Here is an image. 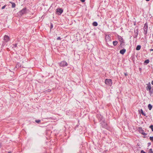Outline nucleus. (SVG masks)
<instances>
[{"mask_svg": "<svg viewBox=\"0 0 153 153\" xmlns=\"http://www.w3.org/2000/svg\"><path fill=\"white\" fill-rule=\"evenodd\" d=\"M147 1H149L150 0H146Z\"/></svg>", "mask_w": 153, "mask_h": 153, "instance_id": "nucleus-38", "label": "nucleus"}, {"mask_svg": "<svg viewBox=\"0 0 153 153\" xmlns=\"http://www.w3.org/2000/svg\"><path fill=\"white\" fill-rule=\"evenodd\" d=\"M10 3L12 4V7L13 8L15 7L16 4L15 3L12 2H10Z\"/></svg>", "mask_w": 153, "mask_h": 153, "instance_id": "nucleus-17", "label": "nucleus"}, {"mask_svg": "<svg viewBox=\"0 0 153 153\" xmlns=\"http://www.w3.org/2000/svg\"><path fill=\"white\" fill-rule=\"evenodd\" d=\"M149 153H153V151H152V149H150L149 150Z\"/></svg>", "mask_w": 153, "mask_h": 153, "instance_id": "nucleus-23", "label": "nucleus"}, {"mask_svg": "<svg viewBox=\"0 0 153 153\" xmlns=\"http://www.w3.org/2000/svg\"><path fill=\"white\" fill-rule=\"evenodd\" d=\"M138 31H137V32H136L135 34V37H137V35L138 34Z\"/></svg>", "mask_w": 153, "mask_h": 153, "instance_id": "nucleus-27", "label": "nucleus"}, {"mask_svg": "<svg viewBox=\"0 0 153 153\" xmlns=\"http://www.w3.org/2000/svg\"><path fill=\"white\" fill-rule=\"evenodd\" d=\"M152 36H153V34H152Z\"/></svg>", "mask_w": 153, "mask_h": 153, "instance_id": "nucleus-41", "label": "nucleus"}, {"mask_svg": "<svg viewBox=\"0 0 153 153\" xmlns=\"http://www.w3.org/2000/svg\"><path fill=\"white\" fill-rule=\"evenodd\" d=\"M125 75L126 76L128 75V74H127L126 73H125Z\"/></svg>", "mask_w": 153, "mask_h": 153, "instance_id": "nucleus-35", "label": "nucleus"}, {"mask_svg": "<svg viewBox=\"0 0 153 153\" xmlns=\"http://www.w3.org/2000/svg\"><path fill=\"white\" fill-rule=\"evenodd\" d=\"M51 90L50 89H48L47 90H46L45 92H48L51 91Z\"/></svg>", "mask_w": 153, "mask_h": 153, "instance_id": "nucleus-25", "label": "nucleus"}, {"mask_svg": "<svg viewBox=\"0 0 153 153\" xmlns=\"http://www.w3.org/2000/svg\"><path fill=\"white\" fill-rule=\"evenodd\" d=\"M151 89V84L150 82L149 83V84L148 85L147 87H146V89L148 90H150Z\"/></svg>", "mask_w": 153, "mask_h": 153, "instance_id": "nucleus-10", "label": "nucleus"}, {"mask_svg": "<svg viewBox=\"0 0 153 153\" xmlns=\"http://www.w3.org/2000/svg\"><path fill=\"white\" fill-rule=\"evenodd\" d=\"M143 29L145 32V34H146L147 33L148 29V25L147 23H145L144 24Z\"/></svg>", "mask_w": 153, "mask_h": 153, "instance_id": "nucleus-6", "label": "nucleus"}, {"mask_svg": "<svg viewBox=\"0 0 153 153\" xmlns=\"http://www.w3.org/2000/svg\"><path fill=\"white\" fill-rule=\"evenodd\" d=\"M105 39L107 42L111 41V38L108 35H106L105 36Z\"/></svg>", "mask_w": 153, "mask_h": 153, "instance_id": "nucleus-9", "label": "nucleus"}, {"mask_svg": "<svg viewBox=\"0 0 153 153\" xmlns=\"http://www.w3.org/2000/svg\"><path fill=\"white\" fill-rule=\"evenodd\" d=\"M150 128L151 129L152 131H153V126L151 125L150 126Z\"/></svg>", "mask_w": 153, "mask_h": 153, "instance_id": "nucleus-26", "label": "nucleus"}, {"mask_svg": "<svg viewBox=\"0 0 153 153\" xmlns=\"http://www.w3.org/2000/svg\"><path fill=\"white\" fill-rule=\"evenodd\" d=\"M10 38L9 37L5 35L4 36V40L6 42H7L9 41Z\"/></svg>", "mask_w": 153, "mask_h": 153, "instance_id": "nucleus-8", "label": "nucleus"}, {"mask_svg": "<svg viewBox=\"0 0 153 153\" xmlns=\"http://www.w3.org/2000/svg\"><path fill=\"white\" fill-rule=\"evenodd\" d=\"M80 1L82 2H84L85 1V0H80Z\"/></svg>", "mask_w": 153, "mask_h": 153, "instance_id": "nucleus-33", "label": "nucleus"}, {"mask_svg": "<svg viewBox=\"0 0 153 153\" xmlns=\"http://www.w3.org/2000/svg\"><path fill=\"white\" fill-rule=\"evenodd\" d=\"M139 131L140 133L141 134H146L143 132V131L142 130L141 128H139Z\"/></svg>", "mask_w": 153, "mask_h": 153, "instance_id": "nucleus-12", "label": "nucleus"}, {"mask_svg": "<svg viewBox=\"0 0 153 153\" xmlns=\"http://www.w3.org/2000/svg\"><path fill=\"white\" fill-rule=\"evenodd\" d=\"M13 47H17V44H15V45L13 44Z\"/></svg>", "mask_w": 153, "mask_h": 153, "instance_id": "nucleus-28", "label": "nucleus"}, {"mask_svg": "<svg viewBox=\"0 0 153 153\" xmlns=\"http://www.w3.org/2000/svg\"><path fill=\"white\" fill-rule=\"evenodd\" d=\"M118 42L117 41H114L113 42V44L114 46H116Z\"/></svg>", "mask_w": 153, "mask_h": 153, "instance_id": "nucleus-16", "label": "nucleus"}, {"mask_svg": "<svg viewBox=\"0 0 153 153\" xmlns=\"http://www.w3.org/2000/svg\"><path fill=\"white\" fill-rule=\"evenodd\" d=\"M61 38L60 37H58L57 38V40H59L61 39Z\"/></svg>", "mask_w": 153, "mask_h": 153, "instance_id": "nucleus-29", "label": "nucleus"}, {"mask_svg": "<svg viewBox=\"0 0 153 153\" xmlns=\"http://www.w3.org/2000/svg\"><path fill=\"white\" fill-rule=\"evenodd\" d=\"M140 153H146V152L144 151L143 150H141V151Z\"/></svg>", "mask_w": 153, "mask_h": 153, "instance_id": "nucleus-30", "label": "nucleus"}, {"mask_svg": "<svg viewBox=\"0 0 153 153\" xmlns=\"http://www.w3.org/2000/svg\"><path fill=\"white\" fill-rule=\"evenodd\" d=\"M56 12L59 15H60L63 12V10L61 8H58L56 9Z\"/></svg>", "mask_w": 153, "mask_h": 153, "instance_id": "nucleus-7", "label": "nucleus"}, {"mask_svg": "<svg viewBox=\"0 0 153 153\" xmlns=\"http://www.w3.org/2000/svg\"><path fill=\"white\" fill-rule=\"evenodd\" d=\"M140 69V70H141V68H140V69Z\"/></svg>", "mask_w": 153, "mask_h": 153, "instance_id": "nucleus-40", "label": "nucleus"}, {"mask_svg": "<svg viewBox=\"0 0 153 153\" xmlns=\"http://www.w3.org/2000/svg\"><path fill=\"white\" fill-rule=\"evenodd\" d=\"M148 108L150 110H151L152 108V106L151 104H149L148 105Z\"/></svg>", "mask_w": 153, "mask_h": 153, "instance_id": "nucleus-15", "label": "nucleus"}, {"mask_svg": "<svg viewBox=\"0 0 153 153\" xmlns=\"http://www.w3.org/2000/svg\"><path fill=\"white\" fill-rule=\"evenodd\" d=\"M141 114L143 115L144 116H146V114H145L144 112H143V110L141 109Z\"/></svg>", "mask_w": 153, "mask_h": 153, "instance_id": "nucleus-19", "label": "nucleus"}, {"mask_svg": "<svg viewBox=\"0 0 153 153\" xmlns=\"http://www.w3.org/2000/svg\"><path fill=\"white\" fill-rule=\"evenodd\" d=\"M5 5H4L2 7L1 9H3L5 8Z\"/></svg>", "mask_w": 153, "mask_h": 153, "instance_id": "nucleus-32", "label": "nucleus"}, {"mask_svg": "<svg viewBox=\"0 0 153 153\" xmlns=\"http://www.w3.org/2000/svg\"><path fill=\"white\" fill-rule=\"evenodd\" d=\"M8 153H11V151H10V152H8Z\"/></svg>", "mask_w": 153, "mask_h": 153, "instance_id": "nucleus-37", "label": "nucleus"}, {"mask_svg": "<svg viewBox=\"0 0 153 153\" xmlns=\"http://www.w3.org/2000/svg\"><path fill=\"white\" fill-rule=\"evenodd\" d=\"M126 50L125 49H122L120 51V53L122 54H123L125 53L126 52Z\"/></svg>", "mask_w": 153, "mask_h": 153, "instance_id": "nucleus-11", "label": "nucleus"}, {"mask_svg": "<svg viewBox=\"0 0 153 153\" xmlns=\"http://www.w3.org/2000/svg\"><path fill=\"white\" fill-rule=\"evenodd\" d=\"M53 24H51V29L52 28H53Z\"/></svg>", "mask_w": 153, "mask_h": 153, "instance_id": "nucleus-31", "label": "nucleus"}, {"mask_svg": "<svg viewBox=\"0 0 153 153\" xmlns=\"http://www.w3.org/2000/svg\"><path fill=\"white\" fill-rule=\"evenodd\" d=\"M1 145H2V144H1V143H0V148H1Z\"/></svg>", "mask_w": 153, "mask_h": 153, "instance_id": "nucleus-34", "label": "nucleus"}, {"mask_svg": "<svg viewBox=\"0 0 153 153\" xmlns=\"http://www.w3.org/2000/svg\"><path fill=\"white\" fill-rule=\"evenodd\" d=\"M149 62V59H147L146 60L145 62L144 63H146V64H148Z\"/></svg>", "mask_w": 153, "mask_h": 153, "instance_id": "nucleus-20", "label": "nucleus"}, {"mask_svg": "<svg viewBox=\"0 0 153 153\" xmlns=\"http://www.w3.org/2000/svg\"><path fill=\"white\" fill-rule=\"evenodd\" d=\"M117 38L120 42V44L119 46L120 47L123 48L125 45V42L123 38L120 36L117 35Z\"/></svg>", "mask_w": 153, "mask_h": 153, "instance_id": "nucleus-1", "label": "nucleus"}, {"mask_svg": "<svg viewBox=\"0 0 153 153\" xmlns=\"http://www.w3.org/2000/svg\"><path fill=\"white\" fill-rule=\"evenodd\" d=\"M149 143V144H151V143Z\"/></svg>", "mask_w": 153, "mask_h": 153, "instance_id": "nucleus-39", "label": "nucleus"}, {"mask_svg": "<svg viewBox=\"0 0 153 153\" xmlns=\"http://www.w3.org/2000/svg\"><path fill=\"white\" fill-rule=\"evenodd\" d=\"M105 84L111 85L112 84V80L111 79H106L105 80Z\"/></svg>", "mask_w": 153, "mask_h": 153, "instance_id": "nucleus-3", "label": "nucleus"}, {"mask_svg": "<svg viewBox=\"0 0 153 153\" xmlns=\"http://www.w3.org/2000/svg\"><path fill=\"white\" fill-rule=\"evenodd\" d=\"M149 138L151 140L153 141V137H150Z\"/></svg>", "mask_w": 153, "mask_h": 153, "instance_id": "nucleus-24", "label": "nucleus"}, {"mask_svg": "<svg viewBox=\"0 0 153 153\" xmlns=\"http://www.w3.org/2000/svg\"><path fill=\"white\" fill-rule=\"evenodd\" d=\"M21 66V65H20V64L19 63H18L17 64V65L16 66V68H19V67H20Z\"/></svg>", "mask_w": 153, "mask_h": 153, "instance_id": "nucleus-18", "label": "nucleus"}, {"mask_svg": "<svg viewBox=\"0 0 153 153\" xmlns=\"http://www.w3.org/2000/svg\"><path fill=\"white\" fill-rule=\"evenodd\" d=\"M26 8H24L19 11V13L20 15H22L26 13Z\"/></svg>", "mask_w": 153, "mask_h": 153, "instance_id": "nucleus-4", "label": "nucleus"}, {"mask_svg": "<svg viewBox=\"0 0 153 153\" xmlns=\"http://www.w3.org/2000/svg\"><path fill=\"white\" fill-rule=\"evenodd\" d=\"M100 123L102 127L105 128H107V124L105 123V120H101Z\"/></svg>", "mask_w": 153, "mask_h": 153, "instance_id": "nucleus-2", "label": "nucleus"}, {"mask_svg": "<svg viewBox=\"0 0 153 153\" xmlns=\"http://www.w3.org/2000/svg\"><path fill=\"white\" fill-rule=\"evenodd\" d=\"M92 25L94 26H97L98 25V24L97 22H94L93 23Z\"/></svg>", "mask_w": 153, "mask_h": 153, "instance_id": "nucleus-13", "label": "nucleus"}, {"mask_svg": "<svg viewBox=\"0 0 153 153\" xmlns=\"http://www.w3.org/2000/svg\"><path fill=\"white\" fill-rule=\"evenodd\" d=\"M68 65V64L67 63L64 61L61 62L59 64L60 66L61 67H64Z\"/></svg>", "mask_w": 153, "mask_h": 153, "instance_id": "nucleus-5", "label": "nucleus"}, {"mask_svg": "<svg viewBox=\"0 0 153 153\" xmlns=\"http://www.w3.org/2000/svg\"><path fill=\"white\" fill-rule=\"evenodd\" d=\"M141 48V46L140 45H138L136 47V50H139Z\"/></svg>", "mask_w": 153, "mask_h": 153, "instance_id": "nucleus-14", "label": "nucleus"}, {"mask_svg": "<svg viewBox=\"0 0 153 153\" xmlns=\"http://www.w3.org/2000/svg\"><path fill=\"white\" fill-rule=\"evenodd\" d=\"M35 121L37 123H39L40 122L41 120H35Z\"/></svg>", "mask_w": 153, "mask_h": 153, "instance_id": "nucleus-21", "label": "nucleus"}, {"mask_svg": "<svg viewBox=\"0 0 153 153\" xmlns=\"http://www.w3.org/2000/svg\"><path fill=\"white\" fill-rule=\"evenodd\" d=\"M152 84L153 85V80L152 82Z\"/></svg>", "mask_w": 153, "mask_h": 153, "instance_id": "nucleus-36", "label": "nucleus"}, {"mask_svg": "<svg viewBox=\"0 0 153 153\" xmlns=\"http://www.w3.org/2000/svg\"><path fill=\"white\" fill-rule=\"evenodd\" d=\"M149 91L150 95H151L153 93V90H149Z\"/></svg>", "mask_w": 153, "mask_h": 153, "instance_id": "nucleus-22", "label": "nucleus"}]
</instances>
